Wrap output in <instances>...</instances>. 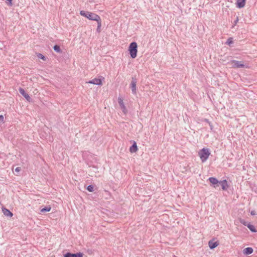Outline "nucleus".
<instances>
[{
  "label": "nucleus",
  "mask_w": 257,
  "mask_h": 257,
  "mask_svg": "<svg viewBox=\"0 0 257 257\" xmlns=\"http://www.w3.org/2000/svg\"><path fill=\"white\" fill-rule=\"evenodd\" d=\"M209 125H210V126L211 129L212 130V125H211L210 124H209Z\"/></svg>",
  "instance_id": "obj_29"
},
{
  "label": "nucleus",
  "mask_w": 257,
  "mask_h": 257,
  "mask_svg": "<svg viewBox=\"0 0 257 257\" xmlns=\"http://www.w3.org/2000/svg\"><path fill=\"white\" fill-rule=\"evenodd\" d=\"M53 49L55 52H56L57 53H62V50H61L60 46L58 45H54L53 47Z\"/></svg>",
  "instance_id": "obj_20"
},
{
  "label": "nucleus",
  "mask_w": 257,
  "mask_h": 257,
  "mask_svg": "<svg viewBox=\"0 0 257 257\" xmlns=\"http://www.w3.org/2000/svg\"><path fill=\"white\" fill-rule=\"evenodd\" d=\"M137 83V79L136 78L133 77L130 85H131V88L132 90V93L135 95L137 94V87H136Z\"/></svg>",
  "instance_id": "obj_5"
},
{
  "label": "nucleus",
  "mask_w": 257,
  "mask_h": 257,
  "mask_svg": "<svg viewBox=\"0 0 257 257\" xmlns=\"http://www.w3.org/2000/svg\"><path fill=\"white\" fill-rule=\"evenodd\" d=\"M128 51L132 58L135 59L137 56L138 45L136 42L130 43L128 47Z\"/></svg>",
  "instance_id": "obj_2"
},
{
  "label": "nucleus",
  "mask_w": 257,
  "mask_h": 257,
  "mask_svg": "<svg viewBox=\"0 0 257 257\" xmlns=\"http://www.w3.org/2000/svg\"><path fill=\"white\" fill-rule=\"evenodd\" d=\"M51 209V207L50 206H47L44 207V208L41 209V212L42 213H45L47 212H49Z\"/></svg>",
  "instance_id": "obj_19"
},
{
  "label": "nucleus",
  "mask_w": 257,
  "mask_h": 257,
  "mask_svg": "<svg viewBox=\"0 0 257 257\" xmlns=\"http://www.w3.org/2000/svg\"><path fill=\"white\" fill-rule=\"evenodd\" d=\"M219 243L217 241H213L212 240L208 242V245L210 249H212L215 248L218 245Z\"/></svg>",
  "instance_id": "obj_13"
},
{
  "label": "nucleus",
  "mask_w": 257,
  "mask_h": 257,
  "mask_svg": "<svg viewBox=\"0 0 257 257\" xmlns=\"http://www.w3.org/2000/svg\"><path fill=\"white\" fill-rule=\"evenodd\" d=\"M233 43L232 38H229L227 39L226 44L228 45H230L231 44Z\"/></svg>",
  "instance_id": "obj_25"
},
{
  "label": "nucleus",
  "mask_w": 257,
  "mask_h": 257,
  "mask_svg": "<svg viewBox=\"0 0 257 257\" xmlns=\"http://www.w3.org/2000/svg\"><path fill=\"white\" fill-rule=\"evenodd\" d=\"M4 122V116L3 115H0V123Z\"/></svg>",
  "instance_id": "obj_26"
},
{
  "label": "nucleus",
  "mask_w": 257,
  "mask_h": 257,
  "mask_svg": "<svg viewBox=\"0 0 257 257\" xmlns=\"http://www.w3.org/2000/svg\"><path fill=\"white\" fill-rule=\"evenodd\" d=\"M210 153L208 149L203 148L199 152V156L202 162H205L208 159Z\"/></svg>",
  "instance_id": "obj_3"
},
{
  "label": "nucleus",
  "mask_w": 257,
  "mask_h": 257,
  "mask_svg": "<svg viewBox=\"0 0 257 257\" xmlns=\"http://www.w3.org/2000/svg\"><path fill=\"white\" fill-rule=\"evenodd\" d=\"M86 189L89 192H92L94 191V186L93 185H89L87 187Z\"/></svg>",
  "instance_id": "obj_22"
},
{
  "label": "nucleus",
  "mask_w": 257,
  "mask_h": 257,
  "mask_svg": "<svg viewBox=\"0 0 257 257\" xmlns=\"http://www.w3.org/2000/svg\"><path fill=\"white\" fill-rule=\"evenodd\" d=\"M83 253L81 252L73 253L70 252H68L64 254V257H82Z\"/></svg>",
  "instance_id": "obj_7"
},
{
  "label": "nucleus",
  "mask_w": 257,
  "mask_h": 257,
  "mask_svg": "<svg viewBox=\"0 0 257 257\" xmlns=\"http://www.w3.org/2000/svg\"><path fill=\"white\" fill-rule=\"evenodd\" d=\"M37 56L39 59H41L44 61H46L47 59V58L42 54L41 53H38L37 54Z\"/></svg>",
  "instance_id": "obj_21"
},
{
  "label": "nucleus",
  "mask_w": 257,
  "mask_h": 257,
  "mask_svg": "<svg viewBox=\"0 0 257 257\" xmlns=\"http://www.w3.org/2000/svg\"><path fill=\"white\" fill-rule=\"evenodd\" d=\"M240 222L242 224H243V225H244V226H247V224H250L249 222H248L245 221L244 219H240Z\"/></svg>",
  "instance_id": "obj_23"
},
{
  "label": "nucleus",
  "mask_w": 257,
  "mask_h": 257,
  "mask_svg": "<svg viewBox=\"0 0 257 257\" xmlns=\"http://www.w3.org/2000/svg\"><path fill=\"white\" fill-rule=\"evenodd\" d=\"M138 146L135 141H134L133 145L130 148V151L131 153H136L138 151Z\"/></svg>",
  "instance_id": "obj_14"
},
{
  "label": "nucleus",
  "mask_w": 257,
  "mask_h": 257,
  "mask_svg": "<svg viewBox=\"0 0 257 257\" xmlns=\"http://www.w3.org/2000/svg\"><path fill=\"white\" fill-rule=\"evenodd\" d=\"M232 63L233 64V66L236 68H243L244 67V64L241 63L240 61L233 60L232 61Z\"/></svg>",
  "instance_id": "obj_11"
},
{
  "label": "nucleus",
  "mask_w": 257,
  "mask_h": 257,
  "mask_svg": "<svg viewBox=\"0 0 257 257\" xmlns=\"http://www.w3.org/2000/svg\"><path fill=\"white\" fill-rule=\"evenodd\" d=\"M19 89L20 93L26 98V99L28 102H30L32 101V99L31 97L26 92L25 90L23 88L20 87Z\"/></svg>",
  "instance_id": "obj_6"
},
{
  "label": "nucleus",
  "mask_w": 257,
  "mask_h": 257,
  "mask_svg": "<svg viewBox=\"0 0 257 257\" xmlns=\"http://www.w3.org/2000/svg\"><path fill=\"white\" fill-rule=\"evenodd\" d=\"M118 102L120 106V108L121 109L122 112L124 114H126L127 112L126 108L123 103V99L120 97L118 98Z\"/></svg>",
  "instance_id": "obj_8"
},
{
  "label": "nucleus",
  "mask_w": 257,
  "mask_h": 257,
  "mask_svg": "<svg viewBox=\"0 0 257 257\" xmlns=\"http://www.w3.org/2000/svg\"><path fill=\"white\" fill-rule=\"evenodd\" d=\"M219 184L221 186V189L223 190H227L228 188V185L226 180L224 179L222 181H219Z\"/></svg>",
  "instance_id": "obj_10"
},
{
  "label": "nucleus",
  "mask_w": 257,
  "mask_h": 257,
  "mask_svg": "<svg viewBox=\"0 0 257 257\" xmlns=\"http://www.w3.org/2000/svg\"><path fill=\"white\" fill-rule=\"evenodd\" d=\"M208 181L210 182V183L211 184V185L213 186L214 188H216L219 186V181H218L215 177H209L208 178Z\"/></svg>",
  "instance_id": "obj_9"
},
{
  "label": "nucleus",
  "mask_w": 257,
  "mask_h": 257,
  "mask_svg": "<svg viewBox=\"0 0 257 257\" xmlns=\"http://www.w3.org/2000/svg\"><path fill=\"white\" fill-rule=\"evenodd\" d=\"M20 171V168L17 167V173Z\"/></svg>",
  "instance_id": "obj_28"
},
{
  "label": "nucleus",
  "mask_w": 257,
  "mask_h": 257,
  "mask_svg": "<svg viewBox=\"0 0 257 257\" xmlns=\"http://www.w3.org/2000/svg\"><path fill=\"white\" fill-rule=\"evenodd\" d=\"M247 227L249 228V229L252 232H253V233L256 232L257 230L255 229V227L253 225L251 224L250 223L247 224Z\"/></svg>",
  "instance_id": "obj_18"
},
{
  "label": "nucleus",
  "mask_w": 257,
  "mask_h": 257,
  "mask_svg": "<svg viewBox=\"0 0 257 257\" xmlns=\"http://www.w3.org/2000/svg\"><path fill=\"white\" fill-rule=\"evenodd\" d=\"M14 167H13V171H14Z\"/></svg>",
  "instance_id": "obj_30"
},
{
  "label": "nucleus",
  "mask_w": 257,
  "mask_h": 257,
  "mask_svg": "<svg viewBox=\"0 0 257 257\" xmlns=\"http://www.w3.org/2000/svg\"><path fill=\"white\" fill-rule=\"evenodd\" d=\"M238 17L236 16L235 20L234 21V22L233 23V25L232 26V28H233L236 25V24L238 23Z\"/></svg>",
  "instance_id": "obj_24"
},
{
  "label": "nucleus",
  "mask_w": 257,
  "mask_h": 257,
  "mask_svg": "<svg viewBox=\"0 0 257 257\" xmlns=\"http://www.w3.org/2000/svg\"><path fill=\"white\" fill-rule=\"evenodd\" d=\"M250 214L251 215H255V212L254 211H251L250 212Z\"/></svg>",
  "instance_id": "obj_27"
},
{
  "label": "nucleus",
  "mask_w": 257,
  "mask_h": 257,
  "mask_svg": "<svg viewBox=\"0 0 257 257\" xmlns=\"http://www.w3.org/2000/svg\"><path fill=\"white\" fill-rule=\"evenodd\" d=\"M80 14L88 19L92 21H97L100 17L98 15L92 12L85 11H81L80 12Z\"/></svg>",
  "instance_id": "obj_1"
},
{
  "label": "nucleus",
  "mask_w": 257,
  "mask_h": 257,
  "mask_svg": "<svg viewBox=\"0 0 257 257\" xmlns=\"http://www.w3.org/2000/svg\"><path fill=\"white\" fill-rule=\"evenodd\" d=\"M253 248L250 247H246L243 250V253L245 255L250 254L253 252Z\"/></svg>",
  "instance_id": "obj_16"
},
{
  "label": "nucleus",
  "mask_w": 257,
  "mask_h": 257,
  "mask_svg": "<svg viewBox=\"0 0 257 257\" xmlns=\"http://www.w3.org/2000/svg\"><path fill=\"white\" fill-rule=\"evenodd\" d=\"M246 0H236V7L237 8L241 9L244 7Z\"/></svg>",
  "instance_id": "obj_12"
},
{
  "label": "nucleus",
  "mask_w": 257,
  "mask_h": 257,
  "mask_svg": "<svg viewBox=\"0 0 257 257\" xmlns=\"http://www.w3.org/2000/svg\"><path fill=\"white\" fill-rule=\"evenodd\" d=\"M104 79V78L102 76H100L99 78H95L91 80H89L88 83L95 84L97 85H102V81Z\"/></svg>",
  "instance_id": "obj_4"
},
{
  "label": "nucleus",
  "mask_w": 257,
  "mask_h": 257,
  "mask_svg": "<svg viewBox=\"0 0 257 257\" xmlns=\"http://www.w3.org/2000/svg\"><path fill=\"white\" fill-rule=\"evenodd\" d=\"M3 212L4 214L8 217H12L13 215V214L8 209L3 207L2 208Z\"/></svg>",
  "instance_id": "obj_15"
},
{
  "label": "nucleus",
  "mask_w": 257,
  "mask_h": 257,
  "mask_svg": "<svg viewBox=\"0 0 257 257\" xmlns=\"http://www.w3.org/2000/svg\"><path fill=\"white\" fill-rule=\"evenodd\" d=\"M97 23V27L96 29V31L98 33H99L101 31L100 28L101 27V19L99 18L97 21H96Z\"/></svg>",
  "instance_id": "obj_17"
}]
</instances>
